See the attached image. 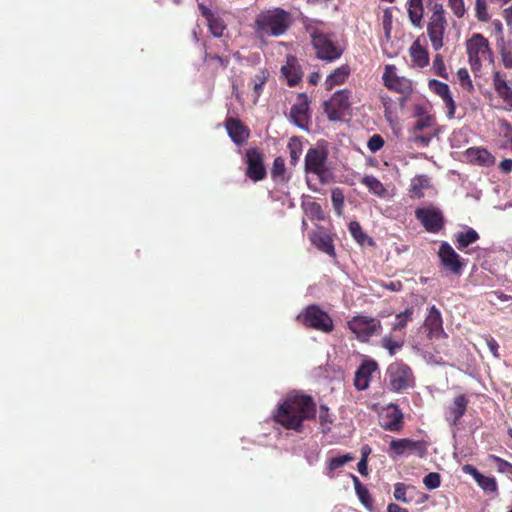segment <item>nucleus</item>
Listing matches in <instances>:
<instances>
[{
    "instance_id": "nucleus-40",
    "label": "nucleus",
    "mask_w": 512,
    "mask_h": 512,
    "mask_svg": "<svg viewBox=\"0 0 512 512\" xmlns=\"http://www.w3.org/2000/svg\"><path fill=\"white\" fill-rule=\"evenodd\" d=\"M305 213L311 220L323 221L325 212L317 202H308L305 206Z\"/></svg>"
},
{
    "instance_id": "nucleus-50",
    "label": "nucleus",
    "mask_w": 512,
    "mask_h": 512,
    "mask_svg": "<svg viewBox=\"0 0 512 512\" xmlns=\"http://www.w3.org/2000/svg\"><path fill=\"white\" fill-rule=\"evenodd\" d=\"M457 78H458L460 85L464 89H467L468 91L473 90L474 86H473L472 80L470 79L468 70L466 68H460L457 71Z\"/></svg>"
},
{
    "instance_id": "nucleus-19",
    "label": "nucleus",
    "mask_w": 512,
    "mask_h": 512,
    "mask_svg": "<svg viewBox=\"0 0 512 512\" xmlns=\"http://www.w3.org/2000/svg\"><path fill=\"white\" fill-rule=\"evenodd\" d=\"M424 327L427 330V335L430 339H439L443 336H447L443 328L441 312L435 305L429 308L428 315L424 321Z\"/></svg>"
},
{
    "instance_id": "nucleus-60",
    "label": "nucleus",
    "mask_w": 512,
    "mask_h": 512,
    "mask_svg": "<svg viewBox=\"0 0 512 512\" xmlns=\"http://www.w3.org/2000/svg\"><path fill=\"white\" fill-rule=\"evenodd\" d=\"M486 344L490 350V352L495 356L498 357V348L499 345L497 341L490 335L486 336Z\"/></svg>"
},
{
    "instance_id": "nucleus-23",
    "label": "nucleus",
    "mask_w": 512,
    "mask_h": 512,
    "mask_svg": "<svg viewBox=\"0 0 512 512\" xmlns=\"http://www.w3.org/2000/svg\"><path fill=\"white\" fill-rule=\"evenodd\" d=\"M281 72L290 87L296 86L302 79L301 67L293 55L286 57V63L282 66Z\"/></svg>"
},
{
    "instance_id": "nucleus-47",
    "label": "nucleus",
    "mask_w": 512,
    "mask_h": 512,
    "mask_svg": "<svg viewBox=\"0 0 512 512\" xmlns=\"http://www.w3.org/2000/svg\"><path fill=\"white\" fill-rule=\"evenodd\" d=\"M319 423L322 427L323 432H329L333 423V418L329 414V409L326 405L320 406L319 411Z\"/></svg>"
},
{
    "instance_id": "nucleus-13",
    "label": "nucleus",
    "mask_w": 512,
    "mask_h": 512,
    "mask_svg": "<svg viewBox=\"0 0 512 512\" xmlns=\"http://www.w3.org/2000/svg\"><path fill=\"white\" fill-rule=\"evenodd\" d=\"M415 217L429 233L436 234L440 232L445 224L442 211L433 206L417 208Z\"/></svg>"
},
{
    "instance_id": "nucleus-1",
    "label": "nucleus",
    "mask_w": 512,
    "mask_h": 512,
    "mask_svg": "<svg viewBox=\"0 0 512 512\" xmlns=\"http://www.w3.org/2000/svg\"><path fill=\"white\" fill-rule=\"evenodd\" d=\"M316 403L309 395L295 394L286 397L273 413L275 423L287 430L301 432L303 422L315 420Z\"/></svg>"
},
{
    "instance_id": "nucleus-14",
    "label": "nucleus",
    "mask_w": 512,
    "mask_h": 512,
    "mask_svg": "<svg viewBox=\"0 0 512 512\" xmlns=\"http://www.w3.org/2000/svg\"><path fill=\"white\" fill-rule=\"evenodd\" d=\"M438 257L440 259L441 265L446 271H449L451 274L457 276L462 274L465 267V262L460 257V255L455 252L449 243L443 242L440 245Z\"/></svg>"
},
{
    "instance_id": "nucleus-41",
    "label": "nucleus",
    "mask_w": 512,
    "mask_h": 512,
    "mask_svg": "<svg viewBox=\"0 0 512 512\" xmlns=\"http://www.w3.org/2000/svg\"><path fill=\"white\" fill-rule=\"evenodd\" d=\"M285 160L283 157L278 156L274 159L273 166L271 169V176L275 181L285 180Z\"/></svg>"
},
{
    "instance_id": "nucleus-43",
    "label": "nucleus",
    "mask_w": 512,
    "mask_h": 512,
    "mask_svg": "<svg viewBox=\"0 0 512 512\" xmlns=\"http://www.w3.org/2000/svg\"><path fill=\"white\" fill-rule=\"evenodd\" d=\"M413 309L407 308L405 311L400 312L396 315V322L392 326L393 331H401L404 329L408 321L412 320Z\"/></svg>"
},
{
    "instance_id": "nucleus-44",
    "label": "nucleus",
    "mask_w": 512,
    "mask_h": 512,
    "mask_svg": "<svg viewBox=\"0 0 512 512\" xmlns=\"http://www.w3.org/2000/svg\"><path fill=\"white\" fill-rule=\"evenodd\" d=\"M476 482L485 492L498 491V485L494 477L485 476L481 473Z\"/></svg>"
},
{
    "instance_id": "nucleus-17",
    "label": "nucleus",
    "mask_w": 512,
    "mask_h": 512,
    "mask_svg": "<svg viewBox=\"0 0 512 512\" xmlns=\"http://www.w3.org/2000/svg\"><path fill=\"white\" fill-rule=\"evenodd\" d=\"M246 164V176L252 181L258 182L266 177L264 155L258 148H250L247 150Z\"/></svg>"
},
{
    "instance_id": "nucleus-6",
    "label": "nucleus",
    "mask_w": 512,
    "mask_h": 512,
    "mask_svg": "<svg viewBox=\"0 0 512 512\" xmlns=\"http://www.w3.org/2000/svg\"><path fill=\"white\" fill-rule=\"evenodd\" d=\"M469 64L473 72L480 70L482 61L490 58L491 50L488 39L480 33H475L466 42Z\"/></svg>"
},
{
    "instance_id": "nucleus-7",
    "label": "nucleus",
    "mask_w": 512,
    "mask_h": 512,
    "mask_svg": "<svg viewBox=\"0 0 512 512\" xmlns=\"http://www.w3.org/2000/svg\"><path fill=\"white\" fill-rule=\"evenodd\" d=\"M347 326L360 342H368L372 336L382 332V324L378 319L362 315L354 316L347 322Z\"/></svg>"
},
{
    "instance_id": "nucleus-32",
    "label": "nucleus",
    "mask_w": 512,
    "mask_h": 512,
    "mask_svg": "<svg viewBox=\"0 0 512 512\" xmlns=\"http://www.w3.org/2000/svg\"><path fill=\"white\" fill-rule=\"evenodd\" d=\"M349 231H350L352 237L360 245H365V244H367L368 246L375 245V241L363 231L359 222L351 221L349 224Z\"/></svg>"
},
{
    "instance_id": "nucleus-9",
    "label": "nucleus",
    "mask_w": 512,
    "mask_h": 512,
    "mask_svg": "<svg viewBox=\"0 0 512 512\" xmlns=\"http://www.w3.org/2000/svg\"><path fill=\"white\" fill-rule=\"evenodd\" d=\"M350 91H336L332 97L323 103V110L330 121H339L350 110Z\"/></svg>"
},
{
    "instance_id": "nucleus-3",
    "label": "nucleus",
    "mask_w": 512,
    "mask_h": 512,
    "mask_svg": "<svg viewBox=\"0 0 512 512\" xmlns=\"http://www.w3.org/2000/svg\"><path fill=\"white\" fill-rule=\"evenodd\" d=\"M306 30L310 34L318 58L326 61H334L340 58L343 53L342 49L337 47L328 35L321 32L312 23L306 26Z\"/></svg>"
},
{
    "instance_id": "nucleus-49",
    "label": "nucleus",
    "mask_w": 512,
    "mask_h": 512,
    "mask_svg": "<svg viewBox=\"0 0 512 512\" xmlns=\"http://www.w3.org/2000/svg\"><path fill=\"white\" fill-rule=\"evenodd\" d=\"M423 484L429 490L436 489L441 484V477L439 473L430 472L423 478Z\"/></svg>"
},
{
    "instance_id": "nucleus-31",
    "label": "nucleus",
    "mask_w": 512,
    "mask_h": 512,
    "mask_svg": "<svg viewBox=\"0 0 512 512\" xmlns=\"http://www.w3.org/2000/svg\"><path fill=\"white\" fill-rule=\"evenodd\" d=\"M430 187V179L426 175H418L411 181L410 196L412 198L424 197L423 190Z\"/></svg>"
},
{
    "instance_id": "nucleus-61",
    "label": "nucleus",
    "mask_w": 512,
    "mask_h": 512,
    "mask_svg": "<svg viewBox=\"0 0 512 512\" xmlns=\"http://www.w3.org/2000/svg\"><path fill=\"white\" fill-rule=\"evenodd\" d=\"M198 8H199L201 15L206 19V21L210 20L212 17L215 16V14L212 12V10L203 3H200L198 5Z\"/></svg>"
},
{
    "instance_id": "nucleus-57",
    "label": "nucleus",
    "mask_w": 512,
    "mask_h": 512,
    "mask_svg": "<svg viewBox=\"0 0 512 512\" xmlns=\"http://www.w3.org/2000/svg\"><path fill=\"white\" fill-rule=\"evenodd\" d=\"M394 498L397 501L407 502L406 498V486L403 483H396L394 488Z\"/></svg>"
},
{
    "instance_id": "nucleus-4",
    "label": "nucleus",
    "mask_w": 512,
    "mask_h": 512,
    "mask_svg": "<svg viewBox=\"0 0 512 512\" xmlns=\"http://www.w3.org/2000/svg\"><path fill=\"white\" fill-rule=\"evenodd\" d=\"M297 319L305 327L323 333H331L334 329V323L329 314L315 304L307 306L297 316Z\"/></svg>"
},
{
    "instance_id": "nucleus-36",
    "label": "nucleus",
    "mask_w": 512,
    "mask_h": 512,
    "mask_svg": "<svg viewBox=\"0 0 512 512\" xmlns=\"http://www.w3.org/2000/svg\"><path fill=\"white\" fill-rule=\"evenodd\" d=\"M361 182L369 189L370 192L379 197H384L387 192L381 181L372 175L364 176Z\"/></svg>"
},
{
    "instance_id": "nucleus-54",
    "label": "nucleus",
    "mask_w": 512,
    "mask_h": 512,
    "mask_svg": "<svg viewBox=\"0 0 512 512\" xmlns=\"http://www.w3.org/2000/svg\"><path fill=\"white\" fill-rule=\"evenodd\" d=\"M448 4L456 17L461 18L464 16L466 11L464 0H448Z\"/></svg>"
},
{
    "instance_id": "nucleus-39",
    "label": "nucleus",
    "mask_w": 512,
    "mask_h": 512,
    "mask_svg": "<svg viewBox=\"0 0 512 512\" xmlns=\"http://www.w3.org/2000/svg\"><path fill=\"white\" fill-rule=\"evenodd\" d=\"M209 31L214 37L221 38L226 29L224 20L219 16H214L207 21Z\"/></svg>"
},
{
    "instance_id": "nucleus-55",
    "label": "nucleus",
    "mask_w": 512,
    "mask_h": 512,
    "mask_svg": "<svg viewBox=\"0 0 512 512\" xmlns=\"http://www.w3.org/2000/svg\"><path fill=\"white\" fill-rule=\"evenodd\" d=\"M445 107L447 109L446 115L449 119H453L455 117L456 104L453 100L451 92L447 94V96L442 98Z\"/></svg>"
},
{
    "instance_id": "nucleus-58",
    "label": "nucleus",
    "mask_w": 512,
    "mask_h": 512,
    "mask_svg": "<svg viewBox=\"0 0 512 512\" xmlns=\"http://www.w3.org/2000/svg\"><path fill=\"white\" fill-rule=\"evenodd\" d=\"M332 202L335 209L339 210L343 207L344 204V196L343 193L339 189H335L332 191Z\"/></svg>"
},
{
    "instance_id": "nucleus-64",
    "label": "nucleus",
    "mask_w": 512,
    "mask_h": 512,
    "mask_svg": "<svg viewBox=\"0 0 512 512\" xmlns=\"http://www.w3.org/2000/svg\"><path fill=\"white\" fill-rule=\"evenodd\" d=\"M502 61L506 68H512V52L505 51L502 53Z\"/></svg>"
},
{
    "instance_id": "nucleus-2",
    "label": "nucleus",
    "mask_w": 512,
    "mask_h": 512,
    "mask_svg": "<svg viewBox=\"0 0 512 512\" xmlns=\"http://www.w3.org/2000/svg\"><path fill=\"white\" fill-rule=\"evenodd\" d=\"M293 23L289 11L276 7L263 10L254 20V31L257 37H279L284 35Z\"/></svg>"
},
{
    "instance_id": "nucleus-27",
    "label": "nucleus",
    "mask_w": 512,
    "mask_h": 512,
    "mask_svg": "<svg viewBox=\"0 0 512 512\" xmlns=\"http://www.w3.org/2000/svg\"><path fill=\"white\" fill-rule=\"evenodd\" d=\"M350 72V67L347 64L336 68L331 74L328 75L325 80L326 89L331 90L335 86L345 83L350 75Z\"/></svg>"
},
{
    "instance_id": "nucleus-8",
    "label": "nucleus",
    "mask_w": 512,
    "mask_h": 512,
    "mask_svg": "<svg viewBox=\"0 0 512 512\" xmlns=\"http://www.w3.org/2000/svg\"><path fill=\"white\" fill-rule=\"evenodd\" d=\"M384 85L391 91L399 93L400 106L403 108L409 96L413 93V84L410 79L398 76L394 65H386L382 76Z\"/></svg>"
},
{
    "instance_id": "nucleus-26",
    "label": "nucleus",
    "mask_w": 512,
    "mask_h": 512,
    "mask_svg": "<svg viewBox=\"0 0 512 512\" xmlns=\"http://www.w3.org/2000/svg\"><path fill=\"white\" fill-rule=\"evenodd\" d=\"M409 54L413 66L424 68L429 64V53L427 49L420 44L419 39L412 43L409 48Z\"/></svg>"
},
{
    "instance_id": "nucleus-35",
    "label": "nucleus",
    "mask_w": 512,
    "mask_h": 512,
    "mask_svg": "<svg viewBox=\"0 0 512 512\" xmlns=\"http://www.w3.org/2000/svg\"><path fill=\"white\" fill-rule=\"evenodd\" d=\"M354 488L360 502L368 509L372 508L373 500L370 496L369 490L360 482L359 478L352 475Z\"/></svg>"
},
{
    "instance_id": "nucleus-53",
    "label": "nucleus",
    "mask_w": 512,
    "mask_h": 512,
    "mask_svg": "<svg viewBox=\"0 0 512 512\" xmlns=\"http://www.w3.org/2000/svg\"><path fill=\"white\" fill-rule=\"evenodd\" d=\"M384 144L385 142L383 137L379 134H374L368 140L367 147L371 152L374 153L379 151L384 146Z\"/></svg>"
},
{
    "instance_id": "nucleus-63",
    "label": "nucleus",
    "mask_w": 512,
    "mask_h": 512,
    "mask_svg": "<svg viewBox=\"0 0 512 512\" xmlns=\"http://www.w3.org/2000/svg\"><path fill=\"white\" fill-rule=\"evenodd\" d=\"M383 287L390 291H400L403 288L401 281H389L383 284Z\"/></svg>"
},
{
    "instance_id": "nucleus-46",
    "label": "nucleus",
    "mask_w": 512,
    "mask_h": 512,
    "mask_svg": "<svg viewBox=\"0 0 512 512\" xmlns=\"http://www.w3.org/2000/svg\"><path fill=\"white\" fill-rule=\"evenodd\" d=\"M432 69L435 75L448 79V72L441 54H436L433 59Z\"/></svg>"
},
{
    "instance_id": "nucleus-30",
    "label": "nucleus",
    "mask_w": 512,
    "mask_h": 512,
    "mask_svg": "<svg viewBox=\"0 0 512 512\" xmlns=\"http://www.w3.org/2000/svg\"><path fill=\"white\" fill-rule=\"evenodd\" d=\"M424 108L421 106H416V115L419 116V119L416 121L414 126L409 130L411 132H421L425 129L431 128L435 124V118L429 114L423 115Z\"/></svg>"
},
{
    "instance_id": "nucleus-56",
    "label": "nucleus",
    "mask_w": 512,
    "mask_h": 512,
    "mask_svg": "<svg viewBox=\"0 0 512 512\" xmlns=\"http://www.w3.org/2000/svg\"><path fill=\"white\" fill-rule=\"evenodd\" d=\"M500 133L507 143L512 144V125L508 121L502 120L500 122Z\"/></svg>"
},
{
    "instance_id": "nucleus-52",
    "label": "nucleus",
    "mask_w": 512,
    "mask_h": 512,
    "mask_svg": "<svg viewBox=\"0 0 512 512\" xmlns=\"http://www.w3.org/2000/svg\"><path fill=\"white\" fill-rule=\"evenodd\" d=\"M475 10H476V17L480 21H488L489 20V14L487 11V4L486 0H476L475 1Z\"/></svg>"
},
{
    "instance_id": "nucleus-25",
    "label": "nucleus",
    "mask_w": 512,
    "mask_h": 512,
    "mask_svg": "<svg viewBox=\"0 0 512 512\" xmlns=\"http://www.w3.org/2000/svg\"><path fill=\"white\" fill-rule=\"evenodd\" d=\"M311 243L329 256H335V248L330 235L323 231H313L309 234Z\"/></svg>"
},
{
    "instance_id": "nucleus-59",
    "label": "nucleus",
    "mask_w": 512,
    "mask_h": 512,
    "mask_svg": "<svg viewBox=\"0 0 512 512\" xmlns=\"http://www.w3.org/2000/svg\"><path fill=\"white\" fill-rule=\"evenodd\" d=\"M205 45H213L216 51H220V54H224L229 51L228 43L225 40H217L214 42H208Z\"/></svg>"
},
{
    "instance_id": "nucleus-29",
    "label": "nucleus",
    "mask_w": 512,
    "mask_h": 512,
    "mask_svg": "<svg viewBox=\"0 0 512 512\" xmlns=\"http://www.w3.org/2000/svg\"><path fill=\"white\" fill-rule=\"evenodd\" d=\"M355 456L352 453L330 458L326 463V475L329 478H334L335 472L345 466L347 463L352 462Z\"/></svg>"
},
{
    "instance_id": "nucleus-51",
    "label": "nucleus",
    "mask_w": 512,
    "mask_h": 512,
    "mask_svg": "<svg viewBox=\"0 0 512 512\" xmlns=\"http://www.w3.org/2000/svg\"><path fill=\"white\" fill-rule=\"evenodd\" d=\"M382 346L388 350L390 355H394L397 349L403 346V341H395L391 336H384L381 340Z\"/></svg>"
},
{
    "instance_id": "nucleus-62",
    "label": "nucleus",
    "mask_w": 512,
    "mask_h": 512,
    "mask_svg": "<svg viewBox=\"0 0 512 512\" xmlns=\"http://www.w3.org/2000/svg\"><path fill=\"white\" fill-rule=\"evenodd\" d=\"M462 470L464 473L471 475L474 480L476 481L477 478L480 476V472L471 464H466L462 467Z\"/></svg>"
},
{
    "instance_id": "nucleus-15",
    "label": "nucleus",
    "mask_w": 512,
    "mask_h": 512,
    "mask_svg": "<svg viewBox=\"0 0 512 512\" xmlns=\"http://www.w3.org/2000/svg\"><path fill=\"white\" fill-rule=\"evenodd\" d=\"M309 99L306 93H299L297 101L292 105L289 113V120L297 127L308 130L310 123Z\"/></svg>"
},
{
    "instance_id": "nucleus-34",
    "label": "nucleus",
    "mask_w": 512,
    "mask_h": 512,
    "mask_svg": "<svg viewBox=\"0 0 512 512\" xmlns=\"http://www.w3.org/2000/svg\"><path fill=\"white\" fill-rule=\"evenodd\" d=\"M479 239V234L473 229L468 228L465 232L456 235V244L459 250H463Z\"/></svg>"
},
{
    "instance_id": "nucleus-45",
    "label": "nucleus",
    "mask_w": 512,
    "mask_h": 512,
    "mask_svg": "<svg viewBox=\"0 0 512 512\" xmlns=\"http://www.w3.org/2000/svg\"><path fill=\"white\" fill-rule=\"evenodd\" d=\"M428 87L433 93L441 97V99L451 92L448 84L436 79L429 80Z\"/></svg>"
},
{
    "instance_id": "nucleus-16",
    "label": "nucleus",
    "mask_w": 512,
    "mask_h": 512,
    "mask_svg": "<svg viewBox=\"0 0 512 512\" xmlns=\"http://www.w3.org/2000/svg\"><path fill=\"white\" fill-rule=\"evenodd\" d=\"M381 428L389 432H399L404 426V415L396 404H389L379 415Z\"/></svg>"
},
{
    "instance_id": "nucleus-37",
    "label": "nucleus",
    "mask_w": 512,
    "mask_h": 512,
    "mask_svg": "<svg viewBox=\"0 0 512 512\" xmlns=\"http://www.w3.org/2000/svg\"><path fill=\"white\" fill-rule=\"evenodd\" d=\"M290 152V164L296 166L302 154V142L299 137L293 136L287 145Z\"/></svg>"
},
{
    "instance_id": "nucleus-5",
    "label": "nucleus",
    "mask_w": 512,
    "mask_h": 512,
    "mask_svg": "<svg viewBox=\"0 0 512 512\" xmlns=\"http://www.w3.org/2000/svg\"><path fill=\"white\" fill-rule=\"evenodd\" d=\"M446 28L447 20L444 7L442 4L435 3L427 24V34L435 51L440 50L444 46L443 39Z\"/></svg>"
},
{
    "instance_id": "nucleus-42",
    "label": "nucleus",
    "mask_w": 512,
    "mask_h": 512,
    "mask_svg": "<svg viewBox=\"0 0 512 512\" xmlns=\"http://www.w3.org/2000/svg\"><path fill=\"white\" fill-rule=\"evenodd\" d=\"M268 79V73L266 71H261L259 74H256L253 78V94H254V102H256L259 96L262 93V89L266 84Z\"/></svg>"
},
{
    "instance_id": "nucleus-24",
    "label": "nucleus",
    "mask_w": 512,
    "mask_h": 512,
    "mask_svg": "<svg viewBox=\"0 0 512 512\" xmlns=\"http://www.w3.org/2000/svg\"><path fill=\"white\" fill-rule=\"evenodd\" d=\"M493 86L497 95L503 100L509 109H512V88L508 85L506 78L500 72L493 75Z\"/></svg>"
},
{
    "instance_id": "nucleus-18",
    "label": "nucleus",
    "mask_w": 512,
    "mask_h": 512,
    "mask_svg": "<svg viewBox=\"0 0 512 512\" xmlns=\"http://www.w3.org/2000/svg\"><path fill=\"white\" fill-rule=\"evenodd\" d=\"M378 369V364L373 359H364L355 372L354 386L363 391L369 387L372 374Z\"/></svg>"
},
{
    "instance_id": "nucleus-21",
    "label": "nucleus",
    "mask_w": 512,
    "mask_h": 512,
    "mask_svg": "<svg viewBox=\"0 0 512 512\" xmlns=\"http://www.w3.org/2000/svg\"><path fill=\"white\" fill-rule=\"evenodd\" d=\"M225 128L229 137L237 145L243 144L249 138L250 132L248 127L237 118H227Z\"/></svg>"
},
{
    "instance_id": "nucleus-11",
    "label": "nucleus",
    "mask_w": 512,
    "mask_h": 512,
    "mask_svg": "<svg viewBox=\"0 0 512 512\" xmlns=\"http://www.w3.org/2000/svg\"><path fill=\"white\" fill-rule=\"evenodd\" d=\"M428 443L425 440H413L410 438L394 439L389 444V453L392 457L402 455H416L424 458L427 455Z\"/></svg>"
},
{
    "instance_id": "nucleus-38",
    "label": "nucleus",
    "mask_w": 512,
    "mask_h": 512,
    "mask_svg": "<svg viewBox=\"0 0 512 512\" xmlns=\"http://www.w3.org/2000/svg\"><path fill=\"white\" fill-rule=\"evenodd\" d=\"M436 136V131L434 132H425V133H420V132H411L409 133V141L416 145L417 147H427L432 138Z\"/></svg>"
},
{
    "instance_id": "nucleus-48",
    "label": "nucleus",
    "mask_w": 512,
    "mask_h": 512,
    "mask_svg": "<svg viewBox=\"0 0 512 512\" xmlns=\"http://www.w3.org/2000/svg\"><path fill=\"white\" fill-rule=\"evenodd\" d=\"M488 458L496 464L499 473L507 474L512 477V463L493 454H490Z\"/></svg>"
},
{
    "instance_id": "nucleus-22",
    "label": "nucleus",
    "mask_w": 512,
    "mask_h": 512,
    "mask_svg": "<svg viewBox=\"0 0 512 512\" xmlns=\"http://www.w3.org/2000/svg\"><path fill=\"white\" fill-rule=\"evenodd\" d=\"M204 46L205 52L203 56V62L213 71H217L219 69L225 70L230 63L229 55L220 54V51H216L213 45Z\"/></svg>"
},
{
    "instance_id": "nucleus-28",
    "label": "nucleus",
    "mask_w": 512,
    "mask_h": 512,
    "mask_svg": "<svg viewBox=\"0 0 512 512\" xmlns=\"http://www.w3.org/2000/svg\"><path fill=\"white\" fill-rule=\"evenodd\" d=\"M467 156L471 162L478 165L490 166L494 163V157L484 148H469L467 150Z\"/></svg>"
},
{
    "instance_id": "nucleus-10",
    "label": "nucleus",
    "mask_w": 512,
    "mask_h": 512,
    "mask_svg": "<svg viewBox=\"0 0 512 512\" xmlns=\"http://www.w3.org/2000/svg\"><path fill=\"white\" fill-rule=\"evenodd\" d=\"M389 387L394 392H400L413 386L414 376L411 368L403 362L393 363L388 367Z\"/></svg>"
},
{
    "instance_id": "nucleus-12",
    "label": "nucleus",
    "mask_w": 512,
    "mask_h": 512,
    "mask_svg": "<svg viewBox=\"0 0 512 512\" xmlns=\"http://www.w3.org/2000/svg\"><path fill=\"white\" fill-rule=\"evenodd\" d=\"M327 158L328 152L325 148H310L305 156V171L315 174L324 182L328 172V168L326 167Z\"/></svg>"
},
{
    "instance_id": "nucleus-20",
    "label": "nucleus",
    "mask_w": 512,
    "mask_h": 512,
    "mask_svg": "<svg viewBox=\"0 0 512 512\" xmlns=\"http://www.w3.org/2000/svg\"><path fill=\"white\" fill-rule=\"evenodd\" d=\"M469 399L465 394H459L454 399L452 404L447 408L445 416L446 420L452 425L457 426L461 418L464 416Z\"/></svg>"
},
{
    "instance_id": "nucleus-33",
    "label": "nucleus",
    "mask_w": 512,
    "mask_h": 512,
    "mask_svg": "<svg viewBox=\"0 0 512 512\" xmlns=\"http://www.w3.org/2000/svg\"><path fill=\"white\" fill-rule=\"evenodd\" d=\"M422 0H408V15L411 23L419 27L423 18Z\"/></svg>"
}]
</instances>
